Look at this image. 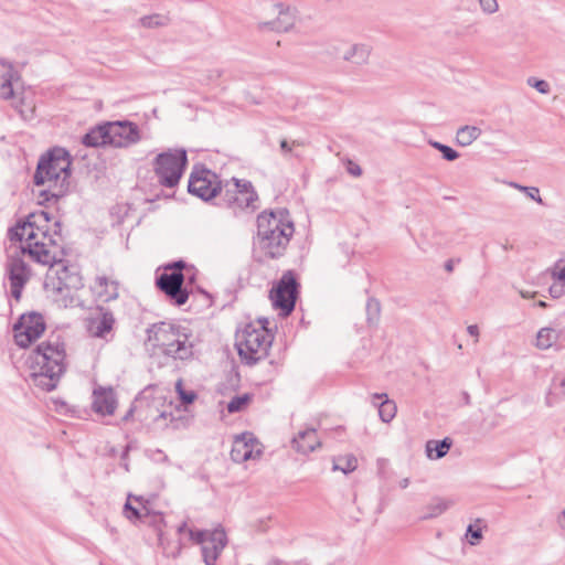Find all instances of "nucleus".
Listing matches in <instances>:
<instances>
[{
  "label": "nucleus",
  "instance_id": "12",
  "mask_svg": "<svg viewBox=\"0 0 565 565\" xmlns=\"http://www.w3.org/2000/svg\"><path fill=\"white\" fill-rule=\"evenodd\" d=\"M185 273L163 271L156 278V286L178 307L189 299V291L183 287Z\"/></svg>",
  "mask_w": 565,
  "mask_h": 565
},
{
  "label": "nucleus",
  "instance_id": "60",
  "mask_svg": "<svg viewBox=\"0 0 565 565\" xmlns=\"http://www.w3.org/2000/svg\"><path fill=\"white\" fill-rule=\"evenodd\" d=\"M185 526H186V523L184 522V523H182V524L179 526L178 531H179V532L184 531Z\"/></svg>",
  "mask_w": 565,
  "mask_h": 565
},
{
  "label": "nucleus",
  "instance_id": "34",
  "mask_svg": "<svg viewBox=\"0 0 565 565\" xmlns=\"http://www.w3.org/2000/svg\"><path fill=\"white\" fill-rule=\"evenodd\" d=\"M358 467L356 458L352 455H348L345 457H341L333 462V470H340L343 473H350L354 471Z\"/></svg>",
  "mask_w": 565,
  "mask_h": 565
},
{
  "label": "nucleus",
  "instance_id": "56",
  "mask_svg": "<svg viewBox=\"0 0 565 565\" xmlns=\"http://www.w3.org/2000/svg\"><path fill=\"white\" fill-rule=\"evenodd\" d=\"M194 280H195V274L194 273H192L190 276L185 275V281H186L188 285L193 284Z\"/></svg>",
  "mask_w": 565,
  "mask_h": 565
},
{
  "label": "nucleus",
  "instance_id": "19",
  "mask_svg": "<svg viewBox=\"0 0 565 565\" xmlns=\"http://www.w3.org/2000/svg\"><path fill=\"white\" fill-rule=\"evenodd\" d=\"M191 334L185 328L177 335L173 347L166 349V356L174 360H189L193 356V343L190 340Z\"/></svg>",
  "mask_w": 565,
  "mask_h": 565
},
{
  "label": "nucleus",
  "instance_id": "15",
  "mask_svg": "<svg viewBox=\"0 0 565 565\" xmlns=\"http://www.w3.org/2000/svg\"><path fill=\"white\" fill-rule=\"evenodd\" d=\"M99 315L86 319L87 332L93 338L107 339V335L113 331L115 326V317L113 312L102 306L97 307Z\"/></svg>",
  "mask_w": 565,
  "mask_h": 565
},
{
  "label": "nucleus",
  "instance_id": "35",
  "mask_svg": "<svg viewBox=\"0 0 565 565\" xmlns=\"http://www.w3.org/2000/svg\"><path fill=\"white\" fill-rule=\"evenodd\" d=\"M381 315V303L375 298H369L366 302V320L369 324H375Z\"/></svg>",
  "mask_w": 565,
  "mask_h": 565
},
{
  "label": "nucleus",
  "instance_id": "41",
  "mask_svg": "<svg viewBox=\"0 0 565 565\" xmlns=\"http://www.w3.org/2000/svg\"><path fill=\"white\" fill-rule=\"evenodd\" d=\"M527 84L531 87H534L541 94H548L551 90L550 84L544 79H539L535 77H530L527 79Z\"/></svg>",
  "mask_w": 565,
  "mask_h": 565
},
{
  "label": "nucleus",
  "instance_id": "49",
  "mask_svg": "<svg viewBox=\"0 0 565 565\" xmlns=\"http://www.w3.org/2000/svg\"><path fill=\"white\" fill-rule=\"evenodd\" d=\"M135 414L137 415V419L139 420V407H138L136 398L132 402L130 408L127 411V413L122 417V420L128 422L129 419H131L134 417Z\"/></svg>",
  "mask_w": 565,
  "mask_h": 565
},
{
  "label": "nucleus",
  "instance_id": "37",
  "mask_svg": "<svg viewBox=\"0 0 565 565\" xmlns=\"http://www.w3.org/2000/svg\"><path fill=\"white\" fill-rule=\"evenodd\" d=\"M551 398L555 401L563 399L565 397V377L564 376H554L552 386H551Z\"/></svg>",
  "mask_w": 565,
  "mask_h": 565
},
{
  "label": "nucleus",
  "instance_id": "4",
  "mask_svg": "<svg viewBox=\"0 0 565 565\" xmlns=\"http://www.w3.org/2000/svg\"><path fill=\"white\" fill-rule=\"evenodd\" d=\"M71 164L70 153L64 148H53L41 157L33 177L34 183L36 185H43L45 182L60 183V190L51 194L57 200L67 190Z\"/></svg>",
  "mask_w": 565,
  "mask_h": 565
},
{
  "label": "nucleus",
  "instance_id": "10",
  "mask_svg": "<svg viewBox=\"0 0 565 565\" xmlns=\"http://www.w3.org/2000/svg\"><path fill=\"white\" fill-rule=\"evenodd\" d=\"M188 191L203 201H210L223 192L217 174L203 166L194 167L189 178Z\"/></svg>",
  "mask_w": 565,
  "mask_h": 565
},
{
  "label": "nucleus",
  "instance_id": "9",
  "mask_svg": "<svg viewBox=\"0 0 565 565\" xmlns=\"http://www.w3.org/2000/svg\"><path fill=\"white\" fill-rule=\"evenodd\" d=\"M139 407V422L145 424H160L170 417L173 422V416L166 408V398L162 395H153L150 387L145 388L136 397Z\"/></svg>",
  "mask_w": 565,
  "mask_h": 565
},
{
  "label": "nucleus",
  "instance_id": "47",
  "mask_svg": "<svg viewBox=\"0 0 565 565\" xmlns=\"http://www.w3.org/2000/svg\"><path fill=\"white\" fill-rule=\"evenodd\" d=\"M548 292L553 298L562 297L565 294V284L559 282L552 285L548 289Z\"/></svg>",
  "mask_w": 565,
  "mask_h": 565
},
{
  "label": "nucleus",
  "instance_id": "21",
  "mask_svg": "<svg viewBox=\"0 0 565 565\" xmlns=\"http://www.w3.org/2000/svg\"><path fill=\"white\" fill-rule=\"evenodd\" d=\"M318 446H320V441L318 440L316 429L313 428L299 431L292 439V447L303 455L313 451Z\"/></svg>",
  "mask_w": 565,
  "mask_h": 565
},
{
  "label": "nucleus",
  "instance_id": "22",
  "mask_svg": "<svg viewBox=\"0 0 565 565\" xmlns=\"http://www.w3.org/2000/svg\"><path fill=\"white\" fill-rule=\"evenodd\" d=\"M15 73L13 66L3 60H0V97L2 99H10L14 95L12 82Z\"/></svg>",
  "mask_w": 565,
  "mask_h": 565
},
{
  "label": "nucleus",
  "instance_id": "33",
  "mask_svg": "<svg viewBox=\"0 0 565 565\" xmlns=\"http://www.w3.org/2000/svg\"><path fill=\"white\" fill-rule=\"evenodd\" d=\"M139 23L143 28H148V29L160 28V26L168 25L169 18L163 14L154 13V14L141 17L139 20Z\"/></svg>",
  "mask_w": 565,
  "mask_h": 565
},
{
  "label": "nucleus",
  "instance_id": "28",
  "mask_svg": "<svg viewBox=\"0 0 565 565\" xmlns=\"http://www.w3.org/2000/svg\"><path fill=\"white\" fill-rule=\"evenodd\" d=\"M452 441L446 437L443 440H429L426 444V454L430 459H440L447 455Z\"/></svg>",
  "mask_w": 565,
  "mask_h": 565
},
{
  "label": "nucleus",
  "instance_id": "16",
  "mask_svg": "<svg viewBox=\"0 0 565 565\" xmlns=\"http://www.w3.org/2000/svg\"><path fill=\"white\" fill-rule=\"evenodd\" d=\"M226 545L227 535L222 526L211 531L207 542L202 546V555L205 565H215Z\"/></svg>",
  "mask_w": 565,
  "mask_h": 565
},
{
  "label": "nucleus",
  "instance_id": "2",
  "mask_svg": "<svg viewBox=\"0 0 565 565\" xmlns=\"http://www.w3.org/2000/svg\"><path fill=\"white\" fill-rule=\"evenodd\" d=\"M65 359V343L60 337L41 342L26 361L33 384L45 392L55 390L66 370Z\"/></svg>",
  "mask_w": 565,
  "mask_h": 565
},
{
  "label": "nucleus",
  "instance_id": "40",
  "mask_svg": "<svg viewBox=\"0 0 565 565\" xmlns=\"http://www.w3.org/2000/svg\"><path fill=\"white\" fill-rule=\"evenodd\" d=\"M163 269L170 273H183V270L188 273L189 270H193L194 268L193 266H188V264L184 260L180 259L164 265Z\"/></svg>",
  "mask_w": 565,
  "mask_h": 565
},
{
  "label": "nucleus",
  "instance_id": "20",
  "mask_svg": "<svg viewBox=\"0 0 565 565\" xmlns=\"http://www.w3.org/2000/svg\"><path fill=\"white\" fill-rule=\"evenodd\" d=\"M54 287H61L67 290H79L84 287L83 278L74 266H63L57 271Z\"/></svg>",
  "mask_w": 565,
  "mask_h": 565
},
{
  "label": "nucleus",
  "instance_id": "46",
  "mask_svg": "<svg viewBox=\"0 0 565 565\" xmlns=\"http://www.w3.org/2000/svg\"><path fill=\"white\" fill-rule=\"evenodd\" d=\"M562 260L555 264V267L551 270V275L554 279L565 284V266H559Z\"/></svg>",
  "mask_w": 565,
  "mask_h": 565
},
{
  "label": "nucleus",
  "instance_id": "54",
  "mask_svg": "<svg viewBox=\"0 0 565 565\" xmlns=\"http://www.w3.org/2000/svg\"><path fill=\"white\" fill-rule=\"evenodd\" d=\"M558 523L563 530H565V509L562 511V513L558 516Z\"/></svg>",
  "mask_w": 565,
  "mask_h": 565
},
{
  "label": "nucleus",
  "instance_id": "24",
  "mask_svg": "<svg viewBox=\"0 0 565 565\" xmlns=\"http://www.w3.org/2000/svg\"><path fill=\"white\" fill-rule=\"evenodd\" d=\"M372 398L374 405L379 407L380 418L384 423H390L396 415V404L388 399L385 393H375Z\"/></svg>",
  "mask_w": 565,
  "mask_h": 565
},
{
  "label": "nucleus",
  "instance_id": "57",
  "mask_svg": "<svg viewBox=\"0 0 565 565\" xmlns=\"http://www.w3.org/2000/svg\"><path fill=\"white\" fill-rule=\"evenodd\" d=\"M408 484H409V479H408V478H404V479H402V480H401V482H399V486H401V488H402V489L407 488V487H408Z\"/></svg>",
  "mask_w": 565,
  "mask_h": 565
},
{
  "label": "nucleus",
  "instance_id": "17",
  "mask_svg": "<svg viewBox=\"0 0 565 565\" xmlns=\"http://www.w3.org/2000/svg\"><path fill=\"white\" fill-rule=\"evenodd\" d=\"M92 407L99 415H113L117 408V398L114 390L111 387L95 388Z\"/></svg>",
  "mask_w": 565,
  "mask_h": 565
},
{
  "label": "nucleus",
  "instance_id": "43",
  "mask_svg": "<svg viewBox=\"0 0 565 565\" xmlns=\"http://www.w3.org/2000/svg\"><path fill=\"white\" fill-rule=\"evenodd\" d=\"M210 533L209 531H194V530H189V535H190V539L198 543V544H201L202 546L207 542L209 540V536H210Z\"/></svg>",
  "mask_w": 565,
  "mask_h": 565
},
{
  "label": "nucleus",
  "instance_id": "32",
  "mask_svg": "<svg viewBox=\"0 0 565 565\" xmlns=\"http://www.w3.org/2000/svg\"><path fill=\"white\" fill-rule=\"evenodd\" d=\"M450 505H452V501L443 498H434L425 508L426 513L423 515V519H433L443 514Z\"/></svg>",
  "mask_w": 565,
  "mask_h": 565
},
{
  "label": "nucleus",
  "instance_id": "36",
  "mask_svg": "<svg viewBox=\"0 0 565 565\" xmlns=\"http://www.w3.org/2000/svg\"><path fill=\"white\" fill-rule=\"evenodd\" d=\"M428 143L433 148L438 150L441 153L443 158L447 161H455L456 159L459 158V152L447 145H444L436 140H429Z\"/></svg>",
  "mask_w": 565,
  "mask_h": 565
},
{
  "label": "nucleus",
  "instance_id": "52",
  "mask_svg": "<svg viewBox=\"0 0 565 565\" xmlns=\"http://www.w3.org/2000/svg\"><path fill=\"white\" fill-rule=\"evenodd\" d=\"M467 331L470 335L477 337L479 334V329L476 324L469 326Z\"/></svg>",
  "mask_w": 565,
  "mask_h": 565
},
{
  "label": "nucleus",
  "instance_id": "23",
  "mask_svg": "<svg viewBox=\"0 0 565 565\" xmlns=\"http://www.w3.org/2000/svg\"><path fill=\"white\" fill-rule=\"evenodd\" d=\"M277 8L279 9L278 17L264 25L276 32H288L295 25V17L290 9L282 3L277 4Z\"/></svg>",
  "mask_w": 565,
  "mask_h": 565
},
{
  "label": "nucleus",
  "instance_id": "38",
  "mask_svg": "<svg viewBox=\"0 0 565 565\" xmlns=\"http://www.w3.org/2000/svg\"><path fill=\"white\" fill-rule=\"evenodd\" d=\"M250 397L248 394L234 396L230 403L227 404L228 413H237L241 412L249 402Z\"/></svg>",
  "mask_w": 565,
  "mask_h": 565
},
{
  "label": "nucleus",
  "instance_id": "27",
  "mask_svg": "<svg viewBox=\"0 0 565 565\" xmlns=\"http://www.w3.org/2000/svg\"><path fill=\"white\" fill-rule=\"evenodd\" d=\"M231 457L235 462H244L253 457V446L246 440L245 435L235 438Z\"/></svg>",
  "mask_w": 565,
  "mask_h": 565
},
{
  "label": "nucleus",
  "instance_id": "5",
  "mask_svg": "<svg viewBox=\"0 0 565 565\" xmlns=\"http://www.w3.org/2000/svg\"><path fill=\"white\" fill-rule=\"evenodd\" d=\"M267 319H259L258 327L248 323L236 334V349L242 361L253 366L268 355L273 335L266 328Z\"/></svg>",
  "mask_w": 565,
  "mask_h": 565
},
{
  "label": "nucleus",
  "instance_id": "61",
  "mask_svg": "<svg viewBox=\"0 0 565 565\" xmlns=\"http://www.w3.org/2000/svg\"><path fill=\"white\" fill-rule=\"evenodd\" d=\"M300 145H301V142H300V141H298V140H294V141H292V146H300Z\"/></svg>",
  "mask_w": 565,
  "mask_h": 565
},
{
  "label": "nucleus",
  "instance_id": "30",
  "mask_svg": "<svg viewBox=\"0 0 565 565\" xmlns=\"http://www.w3.org/2000/svg\"><path fill=\"white\" fill-rule=\"evenodd\" d=\"M481 132L477 126H462L456 132V141L461 147H468L481 136Z\"/></svg>",
  "mask_w": 565,
  "mask_h": 565
},
{
  "label": "nucleus",
  "instance_id": "51",
  "mask_svg": "<svg viewBox=\"0 0 565 565\" xmlns=\"http://www.w3.org/2000/svg\"><path fill=\"white\" fill-rule=\"evenodd\" d=\"M349 172L352 175L360 177L362 174V169L360 168V166L355 164L353 168L349 169Z\"/></svg>",
  "mask_w": 565,
  "mask_h": 565
},
{
  "label": "nucleus",
  "instance_id": "13",
  "mask_svg": "<svg viewBox=\"0 0 565 565\" xmlns=\"http://www.w3.org/2000/svg\"><path fill=\"white\" fill-rule=\"evenodd\" d=\"M108 143L115 148H127L137 143L140 139V130L135 122L107 121Z\"/></svg>",
  "mask_w": 565,
  "mask_h": 565
},
{
  "label": "nucleus",
  "instance_id": "42",
  "mask_svg": "<svg viewBox=\"0 0 565 565\" xmlns=\"http://www.w3.org/2000/svg\"><path fill=\"white\" fill-rule=\"evenodd\" d=\"M124 514L129 521L132 522H136L141 518L140 511L132 507L129 501H127L124 505Z\"/></svg>",
  "mask_w": 565,
  "mask_h": 565
},
{
  "label": "nucleus",
  "instance_id": "3",
  "mask_svg": "<svg viewBox=\"0 0 565 565\" xmlns=\"http://www.w3.org/2000/svg\"><path fill=\"white\" fill-rule=\"evenodd\" d=\"M286 214L285 211H264L257 216V244L266 258L281 257L290 242L295 228Z\"/></svg>",
  "mask_w": 565,
  "mask_h": 565
},
{
  "label": "nucleus",
  "instance_id": "58",
  "mask_svg": "<svg viewBox=\"0 0 565 565\" xmlns=\"http://www.w3.org/2000/svg\"><path fill=\"white\" fill-rule=\"evenodd\" d=\"M520 295L522 298H525V299H529V298H532L534 296V294H530L527 291H520Z\"/></svg>",
  "mask_w": 565,
  "mask_h": 565
},
{
  "label": "nucleus",
  "instance_id": "29",
  "mask_svg": "<svg viewBox=\"0 0 565 565\" xmlns=\"http://www.w3.org/2000/svg\"><path fill=\"white\" fill-rule=\"evenodd\" d=\"M559 332L553 328H541L536 334L535 345L540 350L552 348L558 340Z\"/></svg>",
  "mask_w": 565,
  "mask_h": 565
},
{
  "label": "nucleus",
  "instance_id": "26",
  "mask_svg": "<svg viewBox=\"0 0 565 565\" xmlns=\"http://www.w3.org/2000/svg\"><path fill=\"white\" fill-rule=\"evenodd\" d=\"M371 54V47L363 43L351 45L343 54V60L351 62L356 65H363L367 63Z\"/></svg>",
  "mask_w": 565,
  "mask_h": 565
},
{
  "label": "nucleus",
  "instance_id": "50",
  "mask_svg": "<svg viewBox=\"0 0 565 565\" xmlns=\"http://www.w3.org/2000/svg\"><path fill=\"white\" fill-rule=\"evenodd\" d=\"M280 149L284 153H289L291 152V146L289 145V142L286 140V139H282L280 141Z\"/></svg>",
  "mask_w": 565,
  "mask_h": 565
},
{
  "label": "nucleus",
  "instance_id": "6",
  "mask_svg": "<svg viewBox=\"0 0 565 565\" xmlns=\"http://www.w3.org/2000/svg\"><path fill=\"white\" fill-rule=\"evenodd\" d=\"M188 164L184 149H168L159 153L153 160V171L158 181L166 188L178 185Z\"/></svg>",
  "mask_w": 565,
  "mask_h": 565
},
{
  "label": "nucleus",
  "instance_id": "31",
  "mask_svg": "<svg viewBox=\"0 0 565 565\" xmlns=\"http://www.w3.org/2000/svg\"><path fill=\"white\" fill-rule=\"evenodd\" d=\"M56 291L55 301L61 306L67 307H78L82 306V301L77 295L78 290H67L61 287H54Z\"/></svg>",
  "mask_w": 565,
  "mask_h": 565
},
{
  "label": "nucleus",
  "instance_id": "48",
  "mask_svg": "<svg viewBox=\"0 0 565 565\" xmlns=\"http://www.w3.org/2000/svg\"><path fill=\"white\" fill-rule=\"evenodd\" d=\"M467 535H470V544L475 545L482 537V533L480 529H473L472 525H469L467 529Z\"/></svg>",
  "mask_w": 565,
  "mask_h": 565
},
{
  "label": "nucleus",
  "instance_id": "25",
  "mask_svg": "<svg viewBox=\"0 0 565 565\" xmlns=\"http://www.w3.org/2000/svg\"><path fill=\"white\" fill-rule=\"evenodd\" d=\"M83 145L86 147H100L108 143V129L107 122L97 125L86 132L82 138Z\"/></svg>",
  "mask_w": 565,
  "mask_h": 565
},
{
  "label": "nucleus",
  "instance_id": "7",
  "mask_svg": "<svg viewBox=\"0 0 565 565\" xmlns=\"http://www.w3.org/2000/svg\"><path fill=\"white\" fill-rule=\"evenodd\" d=\"M221 199L235 213L245 210L254 212L257 209L258 194L250 181L233 178L231 183L225 184Z\"/></svg>",
  "mask_w": 565,
  "mask_h": 565
},
{
  "label": "nucleus",
  "instance_id": "18",
  "mask_svg": "<svg viewBox=\"0 0 565 565\" xmlns=\"http://www.w3.org/2000/svg\"><path fill=\"white\" fill-rule=\"evenodd\" d=\"M93 292L100 301L109 302L119 296V281L106 275H98L92 286Z\"/></svg>",
  "mask_w": 565,
  "mask_h": 565
},
{
  "label": "nucleus",
  "instance_id": "53",
  "mask_svg": "<svg viewBox=\"0 0 565 565\" xmlns=\"http://www.w3.org/2000/svg\"><path fill=\"white\" fill-rule=\"evenodd\" d=\"M454 265H455V259H448L444 266L445 270L448 273H451L454 270Z\"/></svg>",
  "mask_w": 565,
  "mask_h": 565
},
{
  "label": "nucleus",
  "instance_id": "59",
  "mask_svg": "<svg viewBox=\"0 0 565 565\" xmlns=\"http://www.w3.org/2000/svg\"><path fill=\"white\" fill-rule=\"evenodd\" d=\"M536 305H537L539 307H541V308H546V307H547V303H546L545 301H543V300L537 301V303H536Z\"/></svg>",
  "mask_w": 565,
  "mask_h": 565
},
{
  "label": "nucleus",
  "instance_id": "11",
  "mask_svg": "<svg viewBox=\"0 0 565 565\" xmlns=\"http://www.w3.org/2000/svg\"><path fill=\"white\" fill-rule=\"evenodd\" d=\"M13 330L17 345L28 348L43 334L45 330L44 318L38 312L22 315L14 324Z\"/></svg>",
  "mask_w": 565,
  "mask_h": 565
},
{
  "label": "nucleus",
  "instance_id": "55",
  "mask_svg": "<svg viewBox=\"0 0 565 565\" xmlns=\"http://www.w3.org/2000/svg\"><path fill=\"white\" fill-rule=\"evenodd\" d=\"M461 395H462V399H463L465 405H470L471 404V398H470L469 393L468 392H462Z\"/></svg>",
  "mask_w": 565,
  "mask_h": 565
},
{
  "label": "nucleus",
  "instance_id": "14",
  "mask_svg": "<svg viewBox=\"0 0 565 565\" xmlns=\"http://www.w3.org/2000/svg\"><path fill=\"white\" fill-rule=\"evenodd\" d=\"M182 329L179 324L166 321L153 323L147 329V341L166 354V349L173 347V341Z\"/></svg>",
  "mask_w": 565,
  "mask_h": 565
},
{
  "label": "nucleus",
  "instance_id": "8",
  "mask_svg": "<svg viewBox=\"0 0 565 565\" xmlns=\"http://www.w3.org/2000/svg\"><path fill=\"white\" fill-rule=\"evenodd\" d=\"M299 284L292 270H287L275 287L269 297L275 308L280 309L281 316H289L296 306Z\"/></svg>",
  "mask_w": 565,
  "mask_h": 565
},
{
  "label": "nucleus",
  "instance_id": "39",
  "mask_svg": "<svg viewBox=\"0 0 565 565\" xmlns=\"http://www.w3.org/2000/svg\"><path fill=\"white\" fill-rule=\"evenodd\" d=\"M175 388L183 405H190L195 401L196 393L193 391L183 390L181 380L177 382Z\"/></svg>",
  "mask_w": 565,
  "mask_h": 565
},
{
  "label": "nucleus",
  "instance_id": "44",
  "mask_svg": "<svg viewBox=\"0 0 565 565\" xmlns=\"http://www.w3.org/2000/svg\"><path fill=\"white\" fill-rule=\"evenodd\" d=\"M515 188L522 190V191H525L526 194L532 199L534 200L535 202L542 204L543 201H542V198L540 196V193H539V189L535 188V186H522V185H519V184H513Z\"/></svg>",
  "mask_w": 565,
  "mask_h": 565
},
{
  "label": "nucleus",
  "instance_id": "1",
  "mask_svg": "<svg viewBox=\"0 0 565 565\" xmlns=\"http://www.w3.org/2000/svg\"><path fill=\"white\" fill-rule=\"evenodd\" d=\"M50 221V213L45 211L34 212L30 213L25 220H19L8 231V237L11 242H25L21 245V254L9 255L6 263L11 295L17 301L20 300L22 290L31 277V269L21 255L26 254L32 260L42 265L52 266L56 263L51 246L57 245L55 236H60L61 223L56 221L54 226L57 230L50 234L45 228Z\"/></svg>",
  "mask_w": 565,
  "mask_h": 565
},
{
  "label": "nucleus",
  "instance_id": "45",
  "mask_svg": "<svg viewBox=\"0 0 565 565\" xmlns=\"http://www.w3.org/2000/svg\"><path fill=\"white\" fill-rule=\"evenodd\" d=\"M479 3L482 11L488 14H492L499 9L497 0H479Z\"/></svg>",
  "mask_w": 565,
  "mask_h": 565
}]
</instances>
